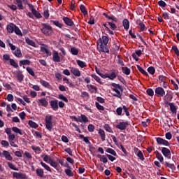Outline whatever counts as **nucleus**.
<instances>
[{"mask_svg":"<svg viewBox=\"0 0 179 179\" xmlns=\"http://www.w3.org/2000/svg\"><path fill=\"white\" fill-rule=\"evenodd\" d=\"M110 85L112 86L113 92H115V94H113V96L119 98L121 97V92H122V87L120 86V84L112 83Z\"/></svg>","mask_w":179,"mask_h":179,"instance_id":"obj_1","label":"nucleus"},{"mask_svg":"<svg viewBox=\"0 0 179 179\" xmlns=\"http://www.w3.org/2000/svg\"><path fill=\"white\" fill-rule=\"evenodd\" d=\"M42 158H43V162H45V163H48L54 169L58 168V163L56 162L55 161L52 160V159H51L50 156L45 155L42 157Z\"/></svg>","mask_w":179,"mask_h":179,"instance_id":"obj_2","label":"nucleus"},{"mask_svg":"<svg viewBox=\"0 0 179 179\" xmlns=\"http://www.w3.org/2000/svg\"><path fill=\"white\" fill-rule=\"evenodd\" d=\"M45 127L48 131H52V115H47L45 118Z\"/></svg>","mask_w":179,"mask_h":179,"instance_id":"obj_3","label":"nucleus"},{"mask_svg":"<svg viewBox=\"0 0 179 179\" xmlns=\"http://www.w3.org/2000/svg\"><path fill=\"white\" fill-rule=\"evenodd\" d=\"M43 27L41 29L42 33L46 34V36H50L52 33V27H50L49 24H43Z\"/></svg>","mask_w":179,"mask_h":179,"instance_id":"obj_4","label":"nucleus"},{"mask_svg":"<svg viewBox=\"0 0 179 179\" xmlns=\"http://www.w3.org/2000/svg\"><path fill=\"white\" fill-rule=\"evenodd\" d=\"M28 6L29 9H31V13L35 16V17H37V19H41V14L34 8V6H33V4L29 3Z\"/></svg>","mask_w":179,"mask_h":179,"instance_id":"obj_5","label":"nucleus"},{"mask_svg":"<svg viewBox=\"0 0 179 179\" xmlns=\"http://www.w3.org/2000/svg\"><path fill=\"white\" fill-rule=\"evenodd\" d=\"M0 157H5L6 160H9L10 162L13 160V157L10 155V153L6 150H3V152L0 151Z\"/></svg>","mask_w":179,"mask_h":179,"instance_id":"obj_6","label":"nucleus"},{"mask_svg":"<svg viewBox=\"0 0 179 179\" xmlns=\"http://www.w3.org/2000/svg\"><path fill=\"white\" fill-rule=\"evenodd\" d=\"M36 103L39 107H48V101L45 98H41L36 100Z\"/></svg>","mask_w":179,"mask_h":179,"instance_id":"obj_7","label":"nucleus"},{"mask_svg":"<svg viewBox=\"0 0 179 179\" xmlns=\"http://www.w3.org/2000/svg\"><path fill=\"white\" fill-rule=\"evenodd\" d=\"M13 178L15 179H27V176L22 172H13Z\"/></svg>","mask_w":179,"mask_h":179,"instance_id":"obj_8","label":"nucleus"},{"mask_svg":"<svg viewBox=\"0 0 179 179\" xmlns=\"http://www.w3.org/2000/svg\"><path fill=\"white\" fill-rule=\"evenodd\" d=\"M128 125H129V122H122L116 125V128H117V129H120V131H125Z\"/></svg>","mask_w":179,"mask_h":179,"instance_id":"obj_9","label":"nucleus"},{"mask_svg":"<svg viewBox=\"0 0 179 179\" xmlns=\"http://www.w3.org/2000/svg\"><path fill=\"white\" fill-rule=\"evenodd\" d=\"M155 94L158 97H163L164 94H166V91H164V89L162 87H158L155 89Z\"/></svg>","mask_w":179,"mask_h":179,"instance_id":"obj_10","label":"nucleus"},{"mask_svg":"<svg viewBox=\"0 0 179 179\" xmlns=\"http://www.w3.org/2000/svg\"><path fill=\"white\" fill-rule=\"evenodd\" d=\"M52 61L53 62H61V57H59V54L57 50H53Z\"/></svg>","mask_w":179,"mask_h":179,"instance_id":"obj_11","label":"nucleus"},{"mask_svg":"<svg viewBox=\"0 0 179 179\" xmlns=\"http://www.w3.org/2000/svg\"><path fill=\"white\" fill-rule=\"evenodd\" d=\"M41 52L46 54L47 57H50L52 55L51 50H50V49L48 48V46L47 45L41 46Z\"/></svg>","mask_w":179,"mask_h":179,"instance_id":"obj_12","label":"nucleus"},{"mask_svg":"<svg viewBox=\"0 0 179 179\" xmlns=\"http://www.w3.org/2000/svg\"><path fill=\"white\" fill-rule=\"evenodd\" d=\"M70 71L74 76H76L77 78H79L81 75L80 71L75 67L70 68Z\"/></svg>","mask_w":179,"mask_h":179,"instance_id":"obj_13","label":"nucleus"},{"mask_svg":"<svg viewBox=\"0 0 179 179\" xmlns=\"http://www.w3.org/2000/svg\"><path fill=\"white\" fill-rule=\"evenodd\" d=\"M50 107L54 111H58V101L54 100L50 101Z\"/></svg>","mask_w":179,"mask_h":179,"instance_id":"obj_14","label":"nucleus"},{"mask_svg":"<svg viewBox=\"0 0 179 179\" xmlns=\"http://www.w3.org/2000/svg\"><path fill=\"white\" fill-rule=\"evenodd\" d=\"M98 50L102 52H109L108 48H107V45L104 43L98 45Z\"/></svg>","mask_w":179,"mask_h":179,"instance_id":"obj_15","label":"nucleus"},{"mask_svg":"<svg viewBox=\"0 0 179 179\" xmlns=\"http://www.w3.org/2000/svg\"><path fill=\"white\" fill-rule=\"evenodd\" d=\"M157 142L158 145H164V146H169L170 143L166 140H164L160 137L157 138Z\"/></svg>","mask_w":179,"mask_h":179,"instance_id":"obj_16","label":"nucleus"},{"mask_svg":"<svg viewBox=\"0 0 179 179\" xmlns=\"http://www.w3.org/2000/svg\"><path fill=\"white\" fill-rule=\"evenodd\" d=\"M15 78H17L18 82H22L24 78L22 71H16L15 72Z\"/></svg>","mask_w":179,"mask_h":179,"instance_id":"obj_17","label":"nucleus"},{"mask_svg":"<svg viewBox=\"0 0 179 179\" xmlns=\"http://www.w3.org/2000/svg\"><path fill=\"white\" fill-rule=\"evenodd\" d=\"M162 152L165 157H170V156H171V152L167 148H163Z\"/></svg>","mask_w":179,"mask_h":179,"instance_id":"obj_18","label":"nucleus"},{"mask_svg":"<svg viewBox=\"0 0 179 179\" xmlns=\"http://www.w3.org/2000/svg\"><path fill=\"white\" fill-rule=\"evenodd\" d=\"M78 122H84V124H86V122H89V118L85 115H80L78 116Z\"/></svg>","mask_w":179,"mask_h":179,"instance_id":"obj_19","label":"nucleus"},{"mask_svg":"<svg viewBox=\"0 0 179 179\" xmlns=\"http://www.w3.org/2000/svg\"><path fill=\"white\" fill-rule=\"evenodd\" d=\"M169 106L170 107V110H171L172 114L176 115V114H177V106H176V105H174V103H169Z\"/></svg>","mask_w":179,"mask_h":179,"instance_id":"obj_20","label":"nucleus"},{"mask_svg":"<svg viewBox=\"0 0 179 179\" xmlns=\"http://www.w3.org/2000/svg\"><path fill=\"white\" fill-rule=\"evenodd\" d=\"M16 25L10 23L8 25H7V31L8 33H13V31H15V27Z\"/></svg>","mask_w":179,"mask_h":179,"instance_id":"obj_21","label":"nucleus"},{"mask_svg":"<svg viewBox=\"0 0 179 179\" xmlns=\"http://www.w3.org/2000/svg\"><path fill=\"white\" fill-rule=\"evenodd\" d=\"M63 20H64V23H66V24H67V26H73V22H72V20L69 19V17H64Z\"/></svg>","mask_w":179,"mask_h":179,"instance_id":"obj_22","label":"nucleus"},{"mask_svg":"<svg viewBox=\"0 0 179 179\" xmlns=\"http://www.w3.org/2000/svg\"><path fill=\"white\" fill-rule=\"evenodd\" d=\"M87 87L91 93H97V87L92 85H87Z\"/></svg>","mask_w":179,"mask_h":179,"instance_id":"obj_23","label":"nucleus"},{"mask_svg":"<svg viewBox=\"0 0 179 179\" xmlns=\"http://www.w3.org/2000/svg\"><path fill=\"white\" fill-rule=\"evenodd\" d=\"M64 167H68V169L65 170L66 176H69V177H72L73 174L72 173V170H71V167H69L67 164L64 166Z\"/></svg>","mask_w":179,"mask_h":179,"instance_id":"obj_24","label":"nucleus"},{"mask_svg":"<svg viewBox=\"0 0 179 179\" xmlns=\"http://www.w3.org/2000/svg\"><path fill=\"white\" fill-rule=\"evenodd\" d=\"M122 24L124 30H128V29H129V21L127 19L123 20Z\"/></svg>","mask_w":179,"mask_h":179,"instance_id":"obj_25","label":"nucleus"},{"mask_svg":"<svg viewBox=\"0 0 179 179\" xmlns=\"http://www.w3.org/2000/svg\"><path fill=\"white\" fill-rule=\"evenodd\" d=\"M99 134L101 136L102 142H104V141H106V132H104V130L100 129Z\"/></svg>","mask_w":179,"mask_h":179,"instance_id":"obj_26","label":"nucleus"},{"mask_svg":"<svg viewBox=\"0 0 179 179\" xmlns=\"http://www.w3.org/2000/svg\"><path fill=\"white\" fill-rule=\"evenodd\" d=\"M14 55H15L17 58H22V51L20 50V49L17 48L14 52H13Z\"/></svg>","mask_w":179,"mask_h":179,"instance_id":"obj_27","label":"nucleus"},{"mask_svg":"<svg viewBox=\"0 0 179 179\" xmlns=\"http://www.w3.org/2000/svg\"><path fill=\"white\" fill-rule=\"evenodd\" d=\"M155 154L157 159L160 162V163H163L164 159L163 158V156H162V154H159V151H156Z\"/></svg>","mask_w":179,"mask_h":179,"instance_id":"obj_28","label":"nucleus"},{"mask_svg":"<svg viewBox=\"0 0 179 179\" xmlns=\"http://www.w3.org/2000/svg\"><path fill=\"white\" fill-rule=\"evenodd\" d=\"M27 44L31 45V47H36V42L33 41L31 39L27 38L25 39Z\"/></svg>","mask_w":179,"mask_h":179,"instance_id":"obj_29","label":"nucleus"},{"mask_svg":"<svg viewBox=\"0 0 179 179\" xmlns=\"http://www.w3.org/2000/svg\"><path fill=\"white\" fill-rule=\"evenodd\" d=\"M92 78H93V79H94V80H96V82H97L100 85H103V82H101V79H100V77L97 76L95 74H92Z\"/></svg>","mask_w":179,"mask_h":179,"instance_id":"obj_30","label":"nucleus"},{"mask_svg":"<svg viewBox=\"0 0 179 179\" xmlns=\"http://www.w3.org/2000/svg\"><path fill=\"white\" fill-rule=\"evenodd\" d=\"M31 149L34 150L35 153H37L38 155L41 153V148H40V147L32 145Z\"/></svg>","mask_w":179,"mask_h":179,"instance_id":"obj_31","label":"nucleus"},{"mask_svg":"<svg viewBox=\"0 0 179 179\" xmlns=\"http://www.w3.org/2000/svg\"><path fill=\"white\" fill-rule=\"evenodd\" d=\"M36 174L38 177H44V170L42 169H36Z\"/></svg>","mask_w":179,"mask_h":179,"instance_id":"obj_32","label":"nucleus"},{"mask_svg":"<svg viewBox=\"0 0 179 179\" xmlns=\"http://www.w3.org/2000/svg\"><path fill=\"white\" fill-rule=\"evenodd\" d=\"M10 64L14 68H19V64H17V62H16L13 59H10Z\"/></svg>","mask_w":179,"mask_h":179,"instance_id":"obj_33","label":"nucleus"},{"mask_svg":"<svg viewBox=\"0 0 179 179\" xmlns=\"http://www.w3.org/2000/svg\"><path fill=\"white\" fill-rule=\"evenodd\" d=\"M29 125L31 127V128H38V124H37V123L34 122L33 120L29 121Z\"/></svg>","mask_w":179,"mask_h":179,"instance_id":"obj_34","label":"nucleus"},{"mask_svg":"<svg viewBox=\"0 0 179 179\" xmlns=\"http://www.w3.org/2000/svg\"><path fill=\"white\" fill-rule=\"evenodd\" d=\"M41 165L42 166V167L44 168L45 170H47V171H50V173H51V168H50V166L45 163L41 162Z\"/></svg>","mask_w":179,"mask_h":179,"instance_id":"obj_35","label":"nucleus"},{"mask_svg":"<svg viewBox=\"0 0 179 179\" xmlns=\"http://www.w3.org/2000/svg\"><path fill=\"white\" fill-rule=\"evenodd\" d=\"M7 164L11 170H15V171H19V169L11 162H8Z\"/></svg>","mask_w":179,"mask_h":179,"instance_id":"obj_36","label":"nucleus"},{"mask_svg":"<svg viewBox=\"0 0 179 179\" xmlns=\"http://www.w3.org/2000/svg\"><path fill=\"white\" fill-rule=\"evenodd\" d=\"M30 64H31V62L28 59H24V60L20 61V66H22V65H30Z\"/></svg>","mask_w":179,"mask_h":179,"instance_id":"obj_37","label":"nucleus"},{"mask_svg":"<svg viewBox=\"0 0 179 179\" xmlns=\"http://www.w3.org/2000/svg\"><path fill=\"white\" fill-rule=\"evenodd\" d=\"M12 130L13 131V132H15V134H19V135H23V133L22 132V130H20V129H19L16 127H13L12 128Z\"/></svg>","mask_w":179,"mask_h":179,"instance_id":"obj_38","label":"nucleus"},{"mask_svg":"<svg viewBox=\"0 0 179 179\" xmlns=\"http://www.w3.org/2000/svg\"><path fill=\"white\" fill-rule=\"evenodd\" d=\"M77 64L80 68H85L86 67V63L82 60H77Z\"/></svg>","mask_w":179,"mask_h":179,"instance_id":"obj_39","label":"nucleus"},{"mask_svg":"<svg viewBox=\"0 0 179 179\" xmlns=\"http://www.w3.org/2000/svg\"><path fill=\"white\" fill-rule=\"evenodd\" d=\"M95 105H96L97 110H99V111H104V106L100 105V103L99 102H96Z\"/></svg>","mask_w":179,"mask_h":179,"instance_id":"obj_40","label":"nucleus"},{"mask_svg":"<svg viewBox=\"0 0 179 179\" xmlns=\"http://www.w3.org/2000/svg\"><path fill=\"white\" fill-rule=\"evenodd\" d=\"M137 156L140 159V160H142V162L145 160V157H143V153L142 152V151L139 150L137 152Z\"/></svg>","mask_w":179,"mask_h":179,"instance_id":"obj_41","label":"nucleus"},{"mask_svg":"<svg viewBox=\"0 0 179 179\" xmlns=\"http://www.w3.org/2000/svg\"><path fill=\"white\" fill-rule=\"evenodd\" d=\"M165 166H166V167H169V169H171V170H176V166L174 165V164H170L169 162H165Z\"/></svg>","mask_w":179,"mask_h":179,"instance_id":"obj_42","label":"nucleus"},{"mask_svg":"<svg viewBox=\"0 0 179 179\" xmlns=\"http://www.w3.org/2000/svg\"><path fill=\"white\" fill-rule=\"evenodd\" d=\"M102 44L107 45L108 44V36H102Z\"/></svg>","mask_w":179,"mask_h":179,"instance_id":"obj_43","label":"nucleus"},{"mask_svg":"<svg viewBox=\"0 0 179 179\" xmlns=\"http://www.w3.org/2000/svg\"><path fill=\"white\" fill-rule=\"evenodd\" d=\"M14 31L17 36H22V31H20V29H19L16 25L14 28Z\"/></svg>","mask_w":179,"mask_h":179,"instance_id":"obj_44","label":"nucleus"},{"mask_svg":"<svg viewBox=\"0 0 179 179\" xmlns=\"http://www.w3.org/2000/svg\"><path fill=\"white\" fill-rule=\"evenodd\" d=\"M71 52L73 55H78V54H79V50L76 48H71Z\"/></svg>","mask_w":179,"mask_h":179,"instance_id":"obj_45","label":"nucleus"},{"mask_svg":"<svg viewBox=\"0 0 179 179\" xmlns=\"http://www.w3.org/2000/svg\"><path fill=\"white\" fill-rule=\"evenodd\" d=\"M108 78L110 80H114V79H115V78H117V74H115V73H112L110 74H108Z\"/></svg>","mask_w":179,"mask_h":179,"instance_id":"obj_46","label":"nucleus"},{"mask_svg":"<svg viewBox=\"0 0 179 179\" xmlns=\"http://www.w3.org/2000/svg\"><path fill=\"white\" fill-rule=\"evenodd\" d=\"M122 72L125 75H129V73H131V70H129V69L128 67H123Z\"/></svg>","mask_w":179,"mask_h":179,"instance_id":"obj_47","label":"nucleus"},{"mask_svg":"<svg viewBox=\"0 0 179 179\" xmlns=\"http://www.w3.org/2000/svg\"><path fill=\"white\" fill-rule=\"evenodd\" d=\"M27 71L28 73H29V75H31V76H36V74H34V71H33V69H31V67H27Z\"/></svg>","mask_w":179,"mask_h":179,"instance_id":"obj_48","label":"nucleus"},{"mask_svg":"<svg viewBox=\"0 0 179 179\" xmlns=\"http://www.w3.org/2000/svg\"><path fill=\"white\" fill-rule=\"evenodd\" d=\"M107 153H110V155H113V156H117V152L112 148H108L106 150Z\"/></svg>","mask_w":179,"mask_h":179,"instance_id":"obj_49","label":"nucleus"},{"mask_svg":"<svg viewBox=\"0 0 179 179\" xmlns=\"http://www.w3.org/2000/svg\"><path fill=\"white\" fill-rule=\"evenodd\" d=\"M148 72H149L150 75H155V72H156V70L155 69V67L150 66L148 69Z\"/></svg>","mask_w":179,"mask_h":179,"instance_id":"obj_50","label":"nucleus"},{"mask_svg":"<svg viewBox=\"0 0 179 179\" xmlns=\"http://www.w3.org/2000/svg\"><path fill=\"white\" fill-rule=\"evenodd\" d=\"M80 9L81 12L83 13L84 15H87V11L86 10V8H85V6L80 5Z\"/></svg>","mask_w":179,"mask_h":179,"instance_id":"obj_51","label":"nucleus"},{"mask_svg":"<svg viewBox=\"0 0 179 179\" xmlns=\"http://www.w3.org/2000/svg\"><path fill=\"white\" fill-rule=\"evenodd\" d=\"M159 83H163L164 82L167 81V78L164 76H159Z\"/></svg>","mask_w":179,"mask_h":179,"instance_id":"obj_52","label":"nucleus"},{"mask_svg":"<svg viewBox=\"0 0 179 179\" xmlns=\"http://www.w3.org/2000/svg\"><path fill=\"white\" fill-rule=\"evenodd\" d=\"M99 159H101V162L105 164L107 163V162H108V160L107 159V157H106V156L104 155H99Z\"/></svg>","mask_w":179,"mask_h":179,"instance_id":"obj_53","label":"nucleus"},{"mask_svg":"<svg viewBox=\"0 0 179 179\" xmlns=\"http://www.w3.org/2000/svg\"><path fill=\"white\" fill-rule=\"evenodd\" d=\"M41 85H42V86H44V87H48L50 86V83L43 80H41Z\"/></svg>","mask_w":179,"mask_h":179,"instance_id":"obj_54","label":"nucleus"},{"mask_svg":"<svg viewBox=\"0 0 179 179\" xmlns=\"http://www.w3.org/2000/svg\"><path fill=\"white\" fill-rule=\"evenodd\" d=\"M16 4L17 5L19 9H23V3L20 0H16Z\"/></svg>","mask_w":179,"mask_h":179,"instance_id":"obj_55","label":"nucleus"},{"mask_svg":"<svg viewBox=\"0 0 179 179\" xmlns=\"http://www.w3.org/2000/svg\"><path fill=\"white\" fill-rule=\"evenodd\" d=\"M53 24H55V26H57V27H59V29H62V24H61V22H59V21H52Z\"/></svg>","mask_w":179,"mask_h":179,"instance_id":"obj_56","label":"nucleus"},{"mask_svg":"<svg viewBox=\"0 0 179 179\" xmlns=\"http://www.w3.org/2000/svg\"><path fill=\"white\" fill-rule=\"evenodd\" d=\"M59 99H60V100H63V101H65V103H68V98L64 96V94H59Z\"/></svg>","mask_w":179,"mask_h":179,"instance_id":"obj_57","label":"nucleus"},{"mask_svg":"<svg viewBox=\"0 0 179 179\" xmlns=\"http://www.w3.org/2000/svg\"><path fill=\"white\" fill-rule=\"evenodd\" d=\"M147 94H148V96H153L155 95V92L152 89L149 88L147 90Z\"/></svg>","mask_w":179,"mask_h":179,"instance_id":"obj_58","label":"nucleus"},{"mask_svg":"<svg viewBox=\"0 0 179 179\" xmlns=\"http://www.w3.org/2000/svg\"><path fill=\"white\" fill-rule=\"evenodd\" d=\"M138 26L141 31H145V29H146V27L145 26V24H143V22L138 23Z\"/></svg>","mask_w":179,"mask_h":179,"instance_id":"obj_59","label":"nucleus"},{"mask_svg":"<svg viewBox=\"0 0 179 179\" xmlns=\"http://www.w3.org/2000/svg\"><path fill=\"white\" fill-rule=\"evenodd\" d=\"M137 69L139 70V71L143 73V75H148V72L145 71L142 67L140 66H137Z\"/></svg>","mask_w":179,"mask_h":179,"instance_id":"obj_60","label":"nucleus"},{"mask_svg":"<svg viewBox=\"0 0 179 179\" xmlns=\"http://www.w3.org/2000/svg\"><path fill=\"white\" fill-rule=\"evenodd\" d=\"M160 85L164 87V89H168L169 87V83L167 81H164V83H160Z\"/></svg>","mask_w":179,"mask_h":179,"instance_id":"obj_61","label":"nucleus"},{"mask_svg":"<svg viewBox=\"0 0 179 179\" xmlns=\"http://www.w3.org/2000/svg\"><path fill=\"white\" fill-rule=\"evenodd\" d=\"M43 16H44L45 19H48V17H50V13L48 11V10H44Z\"/></svg>","mask_w":179,"mask_h":179,"instance_id":"obj_62","label":"nucleus"},{"mask_svg":"<svg viewBox=\"0 0 179 179\" xmlns=\"http://www.w3.org/2000/svg\"><path fill=\"white\" fill-rule=\"evenodd\" d=\"M104 128L107 131V132H109L110 134H113V130L111 129V127H110L108 124H106Z\"/></svg>","mask_w":179,"mask_h":179,"instance_id":"obj_63","label":"nucleus"},{"mask_svg":"<svg viewBox=\"0 0 179 179\" xmlns=\"http://www.w3.org/2000/svg\"><path fill=\"white\" fill-rule=\"evenodd\" d=\"M158 5L159 6H161V8H166V2L163 0L158 1Z\"/></svg>","mask_w":179,"mask_h":179,"instance_id":"obj_64","label":"nucleus"}]
</instances>
